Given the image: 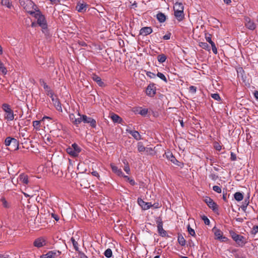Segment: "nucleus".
I'll list each match as a JSON object with an SVG mask.
<instances>
[{"instance_id":"37","label":"nucleus","mask_w":258,"mask_h":258,"mask_svg":"<svg viewBox=\"0 0 258 258\" xmlns=\"http://www.w3.org/2000/svg\"><path fill=\"white\" fill-rule=\"evenodd\" d=\"M78 115L79 116V117L78 118H76V119H75L74 122V124L77 126H78L83 121V115L81 116L79 112H78Z\"/></svg>"},{"instance_id":"32","label":"nucleus","mask_w":258,"mask_h":258,"mask_svg":"<svg viewBox=\"0 0 258 258\" xmlns=\"http://www.w3.org/2000/svg\"><path fill=\"white\" fill-rule=\"evenodd\" d=\"M11 146H13V150H17L19 147V142L17 139L12 138V141L11 143Z\"/></svg>"},{"instance_id":"11","label":"nucleus","mask_w":258,"mask_h":258,"mask_svg":"<svg viewBox=\"0 0 258 258\" xmlns=\"http://www.w3.org/2000/svg\"><path fill=\"white\" fill-rule=\"evenodd\" d=\"M245 27L250 30H253L256 28V24L248 17L244 18Z\"/></svg>"},{"instance_id":"42","label":"nucleus","mask_w":258,"mask_h":258,"mask_svg":"<svg viewBox=\"0 0 258 258\" xmlns=\"http://www.w3.org/2000/svg\"><path fill=\"white\" fill-rule=\"evenodd\" d=\"M157 76L158 77H159L160 79L163 80L164 82H165V83L167 82L168 81H167L166 77L162 73L158 72L157 74Z\"/></svg>"},{"instance_id":"31","label":"nucleus","mask_w":258,"mask_h":258,"mask_svg":"<svg viewBox=\"0 0 258 258\" xmlns=\"http://www.w3.org/2000/svg\"><path fill=\"white\" fill-rule=\"evenodd\" d=\"M234 197L236 201L240 202L243 199V194L240 192H236L234 194Z\"/></svg>"},{"instance_id":"17","label":"nucleus","mask_w":258,"mask_h":258,"mask_svg":"<svg viewBox=\"0 0 258 258\" xmlns=\"http://www.w3.org/2000/svg\"><path fill=\"white\" fill-rule=\"evenodd\" d=\"M156 87L154 84H150L146 89V94L150 97H153L156 94Z\"/></svg>"},{"instance_id":"28","label":"nucleus","mask_w":258,"mask_h":258,"mask_svg":"<svg viewBox=\"0 0 258 258\" xmlns=\"http://www.w3.org/2000/svg\"><path fill=\"white\" fill-rule=\"evenodd\" d=\"M156 18L160 23H163L166 20V16L162 13L159 12L156 15Z\"/></svg>"},{"instance_id":"10","label":"nucleus","mask_w":258,"mask_h":258,"mask_svg":"<svg viewBox=\"0 0 258 258\" xmlns=\"http://www.w3.org/2000/svg\"><path fill=\"white\" fill-rule=\"evenodd\" d=\"M205 202L214 212H216L218 210V205L211 198L206 197L205 199Z\"/></svg>"},{"instance_id":"5","label":"nucleus","mask_w":258,"mask_h":258,"mask_svg":"<svg viewBox=\"0 0 258 258\" xmlns=\"http://www.w3.org/2000/svg\"><path fill=\"white\" fill-rule=\"evenodd\" d=\"M36 19L37 20L38 24L41 27H45V25L47 24L45 18L43 15L39 10L36 11V12L33 14V15Z\"/></svg>"},{"instance_id":"45","label":"nucleus","mask_w":258,"mask_h":258,"mask_svg":"<svg viewBox=\"0 0 258 258\" xmlns=\"http://www.w3.org/2000/svg\"><path fill=\"white\" fill-rule=\"evenodd\" d=\"M258 232V226L254 225L253 226L251 230L250 231V233L252 235H255Z\"/></svg>"},{"instance_id":"8","label":"nucleus","mask_w":258,"mask_h":258,"mask_svg":"<svg viewBox=\"0 0 258 258\" xmlns=\"http://www.w3.org/2000/svg\"><path fill=\"white\" fill-rule=\"evenodd\" d=\"M46 244V240L43 237H39L36 238L33 242L34 246L38 248H40L45 246Z\"/></svg>"},{"instance_id":"47","label":"nucleus","mask_w":258,"mask_h":258,"mask_svg":"<svg viewBox=\"0 0 258 258\" xmlns=\"http://www.w3.org/2000/svg\"><path fill=\"white\" fill-rule=\"evenodd\" d=\"M12 138H11L10 137H8L5 139V144L6 146H11Z\"/></svg>"},{"instance_id":"35","label":"nucleus","mask_w":258,"mask_h":258,"mask_svg":"<svg viewBox=\"0 0 258 258\" xmlns=\"http://www.w3.org/2000/svg\"><path fill=\"white\" fill-rule=\"evenodd\" d=\"M138 151L140 153L145 152L146 147H145L142 142H139L137 144Z\"/></svg>"},{"instance_id":"48","label":"nucleus","mask_w":258,"mask_h":258,"mask_svg":"<svg viewBox=\"0 0 258 258\" xmlns=\"http://www.w3.org/2000/svg\"><path fill=\"white\" fill-rule=\"evenodd\" d=\"M202 219L204 221L205 224L207 225H209L210 224V220L208 217L205 215L202 216Z\"/></svg>"},{"instance_id":"2","label":"nucleus","mask_w":258,"mask_h":258,"mask_svg":"<svg viewBox=\"0 0 258 258\" xmlns=\"http://www.w3.org/2000/svg\"><path fill=\"white\" fill-rule=\"evenodd\" d=\"M230 234L232 239L236 242L237 246L243 247L247 242L245 237L237 234L233 231H230Z\"/></svg>"},{"instance_id":"43","label":"nucleus","mask_w":258,"mask_h":258,"mask_svg":"<svg viewBox=\"0 0 258 258\" xmlns=\"http://www.w3.org/2000/svg\"><path fill=\"white\" fill-rule=\"evenodd\" d=\"M0 71L4 74H6L7 73V70L6 68L4 66V63L1 61H0Z\"/></svg>"},{"instance_id":"39","label":"nucleus","mask_w":258,"mask_h":258,"mask_svg":"<svg viewBox=\"0 0 258 258\" xmlns=\"http://www.w3.org/2000/svg\"><path fill=\"white\" fill-rule=\"evenodd\" d=\"M166 58L167 57L166 55L164 54H160L157 57L158 61L160 63L165 62Z\"/></svg>"},{"instance_id":"25","label":"nucleus","mask_w":258,"mask_h":258,"mask_svg":"<svg viewBox=\"0 0 258 258\" xmlns=\"http://www.w3.org/2000/svg\"><path fill=\"white\" fill-rule=\"evenodd\" d=\"M174 11V16L176 17V18L179 21H182L184 17V15L183 14V11Z\"/></svg>"},{"instance_id":"34","label":"nucleus","mask_w":258,"mask_h":258,"mask_svg":"<svg viewBox=\"0 0 258 258\" xmlns=\"http://www.w3.org/2000/svg\"><path fill=\"white\" fill-rule=\"evenodd\" d=\"M1 4L9 9H11L13 7L12 4L10 2V0H2Z\"/></svg>"},{"instance_id":"46","label":"nucleus","mask_w":258,"mask_h":258,"mask_svg":"<svg viewBox=\"0 0 258 258\" xmlns=\"http://www.w3.org/2000/svg\"><path fill=\"white\" fill-rule=\"evenodd\" d=\"M211 97L212 98L217 101H220L221 98L218 93H213L211 94Z\"/></svg>"},{"instance_id":"19","label":"nucleus","mask_w":258,"mask_h":258,"mask_svg":"<svg viewBox=\"0 0 258 258\" xmlns=\"http://www.w3.org/2000/svg\"><path fill=\"white\" fill-rule=\"evenodd\" d=\"M153 30L151 27H144L141 29L140 35L147 36L152 32Z\"/></svg>"},{"instance_id":"4","label":"nucleus","mask_w":258,"mask_h":258,"mask_svg":"<svg viewBox=\"0 0 258 258\" xmlns=\"http://www.w3.org/2000/svg\"><path fill=\"white\" fill-rule=\"evenodd\" d=\"M81 148L76 143L73 144L71 146L68 147L66 149V152L71 156L76 157L78 156L79 153L81 152Z\"/></svg>"},{"instance_id":"23","label":"nucleus","mask_w":258,"mask_h":258,"mask_svg":"<svg viewBox=\"0 0 258 258\" xmlns=\"http://www.w3.org/2000/svg\"><path fill=\"white\" fill-rule=\"evenodd\" d=\"M165 157L170 160L172 163H175L177 162V160L173 156V154L171 152H167L165 153Z\"/></svg>"},{"instance_id":"3","label":"nucleus","mask_w":258,"mask_h":258,"mask_svg":"<svg viewBox=\"0 0 258 258\" xmlns=\"http://www.w3.org/2000/svg\"><path fill=\"white\" fill-rule=\"evenodd\" d=\"M2 109L5 112V118L8 121H12L14 119V111L10 105L4 103L2 105Z\"/></svg>"},{"instance_id":"55","label":"nucleus","mask_w":258,"mask_h":258,"mask_svg":"<svg viewBox=\"0 0 258 258\" xmlns=\"http://www.w3.org/2000/svg\"><path fill=\"white\" fill-rule=\"evenodd\" d=\"M209 177L211 179H212L213 180H216L219 178L218 176L215 173H211L209 175Z\"/></svg>"},{"instance_id":"22","label":"nucleus","mask_w":258,"mask_h":258,"mask_svg":"<svg viewBox=\"0 0 258 258\" xmlns=\"http://www.w3.org/2000/svg\"><path fill=\"white\" fill-rule=\"evenodd\" d=\"M110 167L112 171L118 176H122L124 174L120 169H119L116 166L113 164H110Z\"/></svg>"},{"instance_id":"1","label":"nucleus","mask_w":258,"mask_h":258,"mask_svg":"<svg viewBox=\"0 0 258 258\" xmlns=\"http://www.w3.org/2000/svg\"><path fill=\"white\" fill-rule=\"evenodd\" d=\"M20 5L31 15L36 12V6L31 0H19Z\"/></svg>"},{"instance_id":"13","label":"nucleus","mask_w":258,"mask_h":258,"mask_svg":"<svg viewBox=\"0 0 258 258\" xmlns=\"http://www.w3.org/2000/svg\"><path fill=\"white\" fill-rule=\"evenodd\" d=\"M39 83L41 86L43 87V88L45 89L46 94L48 96H52L54 95V93L52 90L50 88V87L47 85L44 80L42 79H40L39 80Z\"/></svg>"},{"instance_id":"62","label":"nucleus","mask_w":258,"mask_h":258,"mask_svg":"<svg viewBox=\"0 0 258 258\" xmlns=\"http://www.w3.org/2000/svg\"><path fill=\"white\" fill-rule=\"evenodd\" d=\"M214 147L215 149L218 151H220L222 149L221 146L217 143H216Z\"/></svg>"},{"instance_id":"60","label":"nucleus","mask_w":258,"mask_h":258,"mask_svg":"<svg viewBox=\"0 0 258 258\" xmlns=\"http://www.w3.org/2000/svg\"><path fill=\"white\" fill-rule=\"evenodd\" d=\"M171 34L170 33H168L163 36V39L164 40H169L171 37Z\"/></svg>"},{"instance_id":"18","label":"nucleus","mask_w":258,"mask_h":258,"mask_svg":"<svg viewBox=\"0 0 258 258\" xmlns=\"http://www.w3.org/2000/svg\"><path fill=\"white\" fill-rule=\"evenodd\" d=\"M89 5L86 3H78L76 7V10L79 13H84L86 11Z\"/></svg>"},{"instance_id":"51","label":"nucleus","mask_w":258,"mask_h":258,"mask_svg":"<svg viewBox=\"0 0 258 258\" xmlns=\"http://www.w3.org/2000/svg\"><path fill=\"white\" fill-rule=\"evenodd\" d=\"M213 189L217 193H221L222 191L221 187L217 185H214L213 187Z\"/></svg>"},{"instance_id":"24","label":"nucleus","mask_w":258,"mask_h":258,"mask_svg":"<svg viewBox=\"0 0 258 258\" xmlns=\"http://www.w3.org/2000/svg\"><path fill=\"white\" fill-rule=\"evenodd\" d=\"M19 181L24 184H28L29 183L28 177L27 175L24 173L21 174L19 175Z\"/></svg>"},{"instance_id":"27","label":"nucleus","mask_w":258,"mask_h":258,"mask_svg":"<svg viewBox=\"0 0 258 258\" xmlns=\"http://www.w3.org/2000/svg\"><path fill=\"white\" fill-rule=\"evenodd\" d=\"M249 203V194H247V197L245 198L244 201L242 202V204L241 206V208L244 211L246 209L247 206Z\"/></svg>"},{"instance_id":"21","label":"nucleus","mask_w":258,"mask_h":258,"mask_svg":"<svg viewBox=\"0 0 258 258\" xmlns=\"http://www.w3.org/2000/svg\"><path fill=\"white\" fill-rule=\"evenodd\" d=\"M126 132L130 134L136 140L141 139V136L138 131L127 129Z\"/></svg>"},{"instance_id":"15","label":"nucleus","mask_w":258,"mask_h":258,"mask_svg":"<svg viewBox=\"0 0 258 258\" xmlns=\"http://www.w3.org/2000/svg\"><path fill=\"white\" fill-rule=\"evenodd\" d=\"M138 203L144 210H148L153 206L151 203L145 202L141 199H138Z\"/></svg>"},{"instance_id":"58","label":"nucleus","mask_w":258,"mask_h":258,"mask_svg":"<svg viewBox=\"0 0 258 258\" xmlns=\"http://www.w3.org/2000/svg\"><path fill=\"white\" fill-rule=\"evenodd\" d=\"M230 156V159L231 161L236 160L237 157L235 153H234L233 152H231Z\"/></svg>"},{"instance_id":"14","label":"nucleus","mask_w":258,"mask_h":258,"mask_svg":"<svg viewBox=\"0 0 258 258\" xmlns=\"http://www.w3.org/2000/svg\"><path fill=\"white\" fill-rule=\"evenodd\" d=\"M50 97L51 98L53 104L55 106L56 109L58 111L62 112V109L61 107V104L59 99L57 97H54L53 95L50 96Z\"/></svg>"},{"instance_id":"56","label":"nucleus","mask_w":258,"mask_h":258,"mask_svg":"<svg viewBox=\"0 0 258 258\" xmlns=\"http://www.w3.org/2000/svg\"><path fill=\"white\" fill-rule=\"evenodd\" d=\"M146 75L151 78H154L156 77V75L151 72H147Z\"/></svg>"},{"instance_id":"41","label":"nucleus","mask_w":258,"mask_h":258,"mask_svg":"<svg viewBox=\"0 0 258 258\" xmlns=\"http://www.w3.org/2000/svg\"><path fill=\"white\" fill-rule=\"evenodd\" d=\"M148 109L140 108V110L138 112V113L142 116H146L148 113Z\"/></svg>"},{"instance_id":"49","label":"nucleus","mask_w":258,"mask_h":258,"mask_svg":"<svg viewBox=\"0 0 258 258\" xmlns=\"http://www.w3.org/2000/svg\"><path fill=\"white\" fill-rule=\"evenodd\" d=\"M187 230H188L189 234L190 235H191L192 236L195 235L196 233H195V230L190 227L189 225H188L187 226Z\"/></svg>"},{"instance_id":"40","label":"nucleus","mask_w":258,"mask_h":258,"mask_svg":"<svg viewBox=\"0 0 258 258\" xmlns=\"http://www.w3.org/2000/svg\"><path fill=\"white\" fill-rule=\"evenodd\" d=\"M104 255L107 257V258H110L111 257L112 255V250L110 248H108L105 251H104Z\"/></svg>"},{"instance_id":"53","label":"nucleus","mask_w":258,"mask_h":258,"mask_svg":"<svg viewBox=\"0 0 258 258\" xmlns=\"http://www.w3.org/2000/svg\"><path fill=\"white\" fill-rule=\"evenodd\" d=\"M69 118H70V120L71 121V122L74 124V122H75V119H76V117L75 115L73 113H71V114H70L69 115Z\"/></svg>"},{"instance_id":"20","label":"nucleus","mask_w":258,"mask_h":258,"mask_svg":"<svg viewBox=\"0 0 258 258\" xmlns=\"http://www.w3.org/2000/svg\"><path fill=\"white\" fill-rule=\"evenodd\" d=\"M92 79L94 81L96 82V83L100 86V87H104L105 84L102 81L101 78L99 77L98 76L94 74L92 76Z\"/></svg>"},{"instance_id":"64","label":"nucleus","mask_w":258,"mask_h":258,"mask_svg":"<svg viewBox=\"0 0 258 258\" xmlns=\"http://www.w3.org/2000/svg\"><path fill=\"white\" fill-rule=\"evenodd\" d=\"M235 258H246L244 255H239L236 254L235 255Z\"/></svg>"},{"instance_id":"12","label":"nucleus","mask_w":258,"mask_h":258,"mask_svg":"<svg viewBox=\"0 0 258 258\" xmlns=\"http://www.w3.org/2000/svg\"><path fill=\"white\" fill-rule=\"evenodd\" d=\"M205 39L211 45L213 53L215 54H217V49L215 43L212 40L211 35L209 33H205Z\"/></svg>"},{"instance_id":"16","label":"nucleus","mask_w":258,"mask_h":258,"mask_svg":"<svg viewBox=\"0 0 258 258\" xmlns=\"http://www.w3.org/2000/svg\"><path fill=\"white\" fill-rule=\"evenodd\" d=\"M83 121L84 123H90L92 127H95L96 126V120L91 117H88L86 115H83Z\"/></svg>"},{"instance_id":"57","label":"nucleus","mask_w":258,"mask_h":258,"mask_svg":"<svg viewBox=\"0 0 258 258\" xmlns=\"http://www.w3.org/2000/svg\"><path fill=\"white\" fill-rule=\"evenodd\" d=\"M124 170L126 172L127 174L130 173V168L128 163H127L126 165L124 166Z\"/></svg>"},{"instance_id":"61","label":"nucleus","mask_w":258,"mask_h":258,"mask_svg":"<svg viewBox=\"0 0 258 258\" xmlns=\"http://www.w3.org/2000/svg\"><path fill=\"white\" fill-rule=\"evenodd\" d=\"M2 201L3 202L4 207H5V208L8 207L7 202L6 201V200L5 198H3L2 199Z\"/></svg>"},{"instance_id":"63","label":"nucleus","mask_w":258,"mask_h":258,"mask_svg":"<svg viewBox=\"0 0 258 258\" xmlns=\"http://www.w3.org/2000/svg\"><path fill=\"white\" fill-rule=\"evenodd\" d=\"M0 258H10L8 254H0Z\"/></svg>"},{"instance_id":"38","label":"nucleus","mask_w":258,"mask_h":258,"mask_svg":"<svg viewBox=\"0 0 258 258\" xmlns=\"http://www.w3.org/2000/svg\"><path fill=\"white\" fill-rule=\"evenodd\" d=\"M199 46L202 48L208 51H210V47L209 45L206 42H200L199 43Z\"/></svg>"},{"instance_id":"36","label":"nucleus","mask_w":258,"mask_h":258,"mask_svg":"<svg viewBox=\"0 0 258 258\" xmlns=\"http://www.w3.org/2000/svg\"><path fill=\"white\" fill-rule=\"evenodd\" d=\"M71 241L72 242L74 249L76 251H79V244L77 241H76L74 237H72L71 239Z\"/></svg>"},{"instance_id":"44","label":"nucleus","mask_w":258,"mask_h":258,"mask_svg":"<svg viewBox=\"0 0 258 258\" xmlns=\"http://www.w3.org/2000/svg\"><path fill=\"white\" fill-rule=\"evenodd\" d=\"M40 121H39V120H35L33 122V126L37 130H38L40 129Z\"/></svg>"},{"instance_id":"59","label":"nucleus","mask_w":258,"mask_h":258,"mask_svg":"<svg viewBox=\"0 0 258 258\" xmlns=\"http://www.w3.org/2000/svg\"><path fill=\"white\" fill-rule=\"evenodd\" d=\"M91 174L93 176L96 177L99 180H100V175H99V173H98L97 171H93L91 172Z\"/></svg>"},{"instance_id":"30","label":"nucleus","mask_w":258,"mask_h":258,"mask_svg":"<svg viewBox=\"0 0 258 258\" xmlns=\"http://www.w3.org/2000/svg\"><path fill=\"white\" fill-rule=\"evenodd\" d=\"M177 241L181 246H183L185 245L186 241L183 236L181 234L178 235Z\"/></svg>"},{"instance_id":"33","label":"nucleus","mask_w":258,"mask_h":258,"mask_svg":"<svg viewBox=\"0 0 258 258\" xmlns=\"http://www.w3.org/2000/svg\"><path fill=\"white\" fill-rule=\"evenodd\" d=\"M122 177H123L126 181H128L131 185L133 186L136 184V182L133 178H130L129 176L125 175L124 174Z\"/></svg>"},{"instance_id":"6","label":"nucleus","mask_w":258,"mask_h":258,"mask_svg":"<svg viewBox=\"0 0 258 258\" xmlns=\"http://www.w3.org/2000/svg\"><path fill=\"white\" fill-rule=\"evenodd\" d=\"M156 222L157 224V230L159 235L162 237H165L167 233L163 228V221L161 218L160 217H157Z\"/></svg>"},{"instance_id":"29","label":"nucleus","mask_w":258,"mask_h":258,"mask_svg":"<svg viewBox=\"0 0 258 258\" xmlns=\"http://www.w3.org/2000/svg\"><path fill=\"white\" fill-rule=\"evenodd\" d=\"M173 9L174 11H183L184 7L181 3L176 2L173 7Z\"/></svg>"},{"instance_id":"50","label":"nucleus","mask_w":258,"mask_h":258,"mask_svg":"<svg viewBox=\"0 0 258 258\" xmlns=\"http://www.w3.org/2000/svg\"><path fill=\"white\" fill-rule=\"evenodd\" d=\"M42 32L45 35H49V32L48 30L47 29V24L45 25V27H41Z\"/></svg>"},{"instance_id":"7","label":"nucleus","mask_w":258,"mask_h":258,"mask_svg":"<svg viewBox=\"0 0 258 258\" xmlns=\"http://www.w3.org/2000/svg\"><path fill=\"white\" fill-rule=\"evenodd\" d=\"M213 231L214 232L216 239L222 242H226L228 240V238L223 235V232L220 229L216 228V227H214Z\"/></svg>"},{"instance_id":"54","label":"nucleus","mask_w":258,"mask_h":258,"mask_svg":"<svg viewBox=\"0 0 258 258\" xmlns=\"http://www.w3.org/2000/svg\"><path fill=\"white\" fill-rule=\"evenodd\" d=\"M189 90L191 93L195 94L197 91V87L194 86H190L189 87Z\"/></svg>"},{"instance_id":"9","label":"nucleus","mask_w":258,"mask_h":258,"mask_svg":"<svg viewBox=\"0 0 258 258\" xmlns=\"http://www.w3.org/2000/svg\"><path fill=\"white\" fill-rule=\"evenodd\" d=\"M61 254V251L59 250H51L47 252L46 254H43L40 255V258H54L57 257Z\"/></svg>"},{"instance_id":"26","label":"nucleus","mask_w":258,"mask_h":258,"mask_svg":"<svg viewBox=\"0 0 258 258\" xmlns=\"http://www.w3.org/2000/svg\"><path fill=\"white\" fill-rule=\"evenodd\" d=\"M110 117L114 123H121L122 122V119L117 114L112 113Z\"/></svg>"},{"instance_id":"52","label":"nucleus","mask_w":258,"mask_h":258,"mask_svg":"<svg viewBox=\"0 0 258 258\" xmlns=\"http://www.w3.org/2000/svg\"><path fill=\"white\" fill-rule=\"evenodd\" d=\"M145 152L147 153V154H149V155L153 154V150L152 148H151V147H150V148L146 147Z\"/></svg>"}]
</instances>
